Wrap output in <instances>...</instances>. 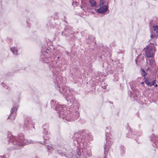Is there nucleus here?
I'll use <instances>...</instances> for the list:
<instances>
[{"label": "nucleus", "mask_w": 158, "mask_h": 158, "mask_svg": "<svg viewBox=\"0 0 158 158\" xmlns=\"http://www.w3.org/2000/svg\"><path fill=\"white\" fill-rule=\"evenodd\" d=\"M10 139L11 142L16 146L17 149L24 146L25 144L33 143L31 141L26 140L24 139L23 137L16 138L13 136H12L10 137Z\"/></svg>", "instance_id": "f257e3e1"}, {"label": "nucleus", "mask_w": 158, "mask_h": 158, "mask_svg": "<svg viewBox=\"0 0 158 158\" xmlns=\"http://www.w3.org/2000/svg\"><path fill=\"white\" fill-rule=\"evenodd\" d=\"M56 110L60 111V118H61L66 120L70 121V118L71 116L69 115L70 113L69 111L67 110L64 112L66 110V107L64 105H59L56 108Z\"/></svg>", "instance_id": "f03ea898"}, {"label": "nucleus", "mask_w": 158, "mask_h": 158, "mask_svg": "<svg viewBox=\"0 0 158 158\" xmlns=\"http://www.w3.org/2000/svg\"><path fill=\"white\" fill-rule=\"evenodd\" d=\"M92 154L88 148H84L82 149V152L81 150L77 151V153L75 156H73V158H87L91 156Z\"/></svg>", "instance_id": "7ed1b4c3"}, {"label": "nucleus", "mask_w": 158, "mask_h": 158, "mask_svg": "<svg viewBox=\"0 0 158 158\" xmlns=\"http://www.w3.org/2000/svg\"><path fill=\"white\" fill-rule=\"evenodd\" d=\"M146 54L148 57H152L153 56V53L155 51L154 45L151 44H148L145 49Z\"/></svg>", "instance_id": "20e7f679"}, {"label": "nucleus", "mask_w": 158, "mask_h": 158, "mask_svg": "<svg viewBox=\"0 0 158 158\" xmlns=\"http://www.w3.org/2000/svg\"><path fill=\"white\" fill-rule=\"evenodd\" d=\"M18 105L16 104H14L13 107L11 109V114L10 115L8 118L11 119V120H14L16 116V114L15 113L18 108Z\"/></svg>", "instance_id": "39448f33"}, {"label": "nucleus", "mask_w": 158, "mask_h": 158, "mask_svg": "<svg viewBox=\"0 0 158 158\" xmlns=\"http://www.w3.org/2000/svg\"><path fill=\"white\" fill-rule=\"evenodd\" d=\"M108 6H100V7L97 10H96V12L102 14L106 12L108 10Z\"/></svg>", "instance_id": "423d86ee"}, {"label": "nucleus", "mask_w": 158, "mask_h": 158, "mask_svg": "<svg viewBox=\"0 0 158 158\" xmlns=\"http://www.w3.org/2000/svg\"><path fill=\"white\" fill-rule=\"evenodd\" d=\"M66 92V93H64V94L65 99L68 102H72L73 101V96L71 94L68 93L67 91Z\"/></svg>", "instance_id": "0eeeda50"}, {"label": "nucleus", "mask_w": 158, "mask_h": 158, "mask_svg": "<svg viewBox=\"0 0 158 158\" xmlns=\"http://www.w3.org/2000/svg\"><path fill=\"white\" fill-rule=\"evenodd\" d=\"M154 30L153 35H151V38H156L157 35H158V25H156L152 27Z\"/></svg>", "instance_id": "6e6552de"}, {"label": "nucleus", "mask_w": 158, "mask_h": 158, "mask_svg": "<svg viewBox=\"0 0 158 158\" xmlns=\"http://www.w3.org/2000/svg\"><path fill=\"white\" fill-rule=\"evenodd\" d=\"M155 80H146L145 82L146 84L149 86H151L152 85H154V84L155 82Z\"/></svg>", "instance_id": "1a4fd4ad"}, {"label": "nucleus", "mask_w": 158, "mask_h": 158, "mask_svg": "<svg viewBox=\"0 0 158 158\" xmlns=\"http://www.w3.org/2000/svg\"><path fill=\"white\" fill-rule=\"evenodd\" d=\"M81 136H82L81 138L82 139L81 140L80 139L78 138L77 140L78 142H79L81 140V142H83L84 141V139L88 138V135L87 134H82Z\"/></svg>", "instance_id": "9d476101"}, {"label": "nucleus", "mask_w": 158, "mask_h": 158, "mask_svg": "<svg viewBox=\"0 0 158 158\" xmlns=\"http://www.w3.org/2000/svg\"><path fill=\"white\" fill-rule=\"evenodd\" d=\"M148 61L149 62V65L152 67H153L156 64L153 58H151L147 60V62L148 64Z\"/></svg>", "instance_id": "9b49d317"}, {"label": "nucleus", "mask_w": 158, "mask_h": 158, "mask_svg": "<svg viewBox=\"0 0 158 158\" xmlns=\"http://www.w3.org/2000/svg\"><path fill=\"white\" fill-rule=\"evenodd\" d=\"M10 50L13 54L15 56L18 54V50L16 48L13 47L10 48Z\"/></svg>", "instance_id": "f8f14e48"}, {"label": "nucleus", "mask_w": 158, "mask_h": 158, "mask_svg": "<svg viewBox=\"0 0 158 158\" xmlns=\"http://www.w3.org/2000/svg\"><path fill=\"white\" fill-rule=\"evenodd\" d=\"M89 2L91 7H98V6L97 5L96 2L95 0H89Z\"/></svg>", "instance_id": "ddd939ff"}, {"label": "nucleus", "mask_w": 158, "mask_h": 158, "mask_svg": "<svg viewBox=\"0 0 158 158\" xmlns=\"http://www.w3.org/2000/svg\"><path fill=\"white\" fill-rule=\"evenodd\" d=\"M76 107L77 108L76 109H75L74 110V112L76 114V118H78L79 117V112L78 111L79 106H76Z\"/></svg>", "instance_id": "4468645a"}, {"label": "nucleus", "mask_w": 158, "mask_h": 158, "mask_svg": "<svg viewBox=\"0 0 158 158\" xmlns=\"http://www.w3.org/2000/svg\"><path fill=\"white\" fill-rule=\"evenodd\" d=\"M99 6H108V4L103 0H100L99 3Z\"/></svg>", "instance_id": "2eb2a0df"}, {"label": "nucleus", "mask_w": 158, "mask_h": 158, "mask_svg": "<svg viewBox=\"0 0 158 158\" xmlns=\"http://www.w3.org/2000/svg\"><path fill=\"white\" fill-rule=\"evenodd\" d=\"M47 131H44V133H43V138L44 139H48V137L46 136L45 137L46 135H47Z\"/></svg>", "instance_id": "dca6fc26"}, {"label": "nucleus", "mask_w": 158, "mask_h": 158, "mask_svg": "<svg viewBox=\"0 0 158 158\" xmlns=\"http://www.w3.org/2000/svg\"><path fill=\"white\" fill-rule=\"evenodd\" d=\"M89 40H90V41H93L94 42H95L94 40L95 38L92 36H90L89 37Z\"/></svg>", "instance_id": "f3484780"}, {"label": "nucleus", "mask_w": 158, "mask_h": 158, "mask_svg": "<svg viewBox=\"0 0 158 158\" xmlns=\"http://www.w3.org/2000/svg\"><path fill=\"white\" fill-rule=\"evenodd\" d=\"M141 74L143 76L145 77L146 75V73L144 69H142L141 70Z\"/></svg>", "instance_id": "a211bd4d"}, {"label": "nucleus", "mask_w": 158, "mask_h": 158, "mask_svg": "<svg viewBox=\"0 0 158 158\" xmlns=\"http://www.w3.org/2000/svg\"><path fill=\"white\" fill-rule=\"evenodd\" d=\"M57 81L56 83H57V86L59 88H60L61 87V85L59 84L60 83V80H59L57 81Z\"/></svg>", "instance_id": "6ab92c4d"}, {"label": "nucleus", "mask_w": 158, "mask_h": 158, "mask_svg": "<svg viewBox=\"0 0 158 158\" xmlns=\"http://www.w3.org/2000/svg\"><path fill=\"white\" fill-rule=\"evenodd\" d=\"M108 148H107V146H105L104 147V149H105V151H104V154H106L107 153V152H106V151L107 150V149H108Z\"/></svg>", "instance_id": "aec40b11"}, {"label": "nucleus", "mask_w": 158, "mask_h": 158, "mask_svg": "<svg viewBox=\"0 0 158 158\" xmlns=\"http://www.w3.org/2000/svg\"><path fill=\"white\" fill-rule=\"evenodd\" d=\"M0 158H7L6 157V156H0Z\"/></svg>", "instance_id": "412c9836"}, {"label": "nucleus", "mask_w": 158, "mask_h": 158, "mask_svg": "<svg viewBox=\"0 0 158 158\" xmlns=\"http://www.w3.org/2000/svg\"><path fill=\"white\" fill-rule=\"evenodd\" d=\"M155 137V139H152V140H153V141H154V140H157L158 139L157 137Z\"/></svg>", "instance_id": "4be33fe9"}, {"label": "nucleus", "mask_w": 158, "mask_h": 158, "mask_svg": "<svg viewBox=\"0 0 158 158\" xmlns=\"http://www.w3.org/2000/svg\"><path fill=\"white\" fill-rule=\"evenodd\" d=\"M147 70L148 71H149H149H150L151 70V69H150V68H149V67H148V68H147Z\"/></svg>", "instance_id": "5701e85b"}, {"label": "nucleus", "mask_w": 158, "mask_h": 158, "mask_svg": "<svg viewBox=\"0 0 158 158\" xmlns=\"http://www.w3.org/2000/svg\"><path fill=\"white\" fill-rule=\"evenodd\" d=\"M52 148L51 147V146H49V147H48V148H47L48 149V150H49V149H50L51 148Z\"/></svg>", "instance_id": "b1692460"}, {"label": "nucleus", "mask_w": 158, "mask_h": 158, "mask_svg": "<svg viewBox=\"0 0 158 158\" xmlns=\"http://www.w3.org/2000/svg\"><path fill=\"white\" fill-rule=\"evenodd\" d=\"M42 144H44V145H46L45 143V142H43V143H41Z\"/></svg>", "instance_id": "393cba45"}, {"label": "nucleus", "mask_w": 158, "mask_h": 158, "mask_svg": "<svg viewBox=\"0 0 158 158\" xmlns=\"http://www.w3.org/2000/svg\"><path fill=\"white\" fill-rule=\"evenodd\" d=\"M45 53H49V52H48V51L47 50V51L45 52Z\"/></svg>", "instance_id": "a878e982"}, {"label": "nucleus", "mask_w": 158, "mask_h": 158, "mask_svg": "<svg viewBox=\"0 0 158 158\" xmlns=\"http://www.w3.org/2000/svg\"><path fill=\"white\" fill-rule=\"evenodd\" d=\"M155 87H157V84H156V85H155Z\"/></svg>", "instance_id": "bb28decb"}, {"label": "nucleus", "mask_w": 158, "mask_h": 158, "mask_svg": "<svg viewBox=\"0 0 158 158\" xmlns=\"http://www.w3.org/2000/svg\"><path fill=\"white\" fill-rule=\"evenodd\" d=\"M86 12H85V13H83V14L84 15H86Z\"/></svg>", "instance_id": "cd10ccee"}, {"label": "nucleus", "mask_w": 158, "mask_h": 158, "mask_svg": "<svg viewBox=\"0 0 158 158\" xmlns=\"http://www.w3.org/2000/svg\"><path fill=\"white\" fill-rule=\"evenodd\" d=\"M143 82H142V84H143Z\"/></svg>", "instance_id": "c85d7f7f"}]
</instances>
